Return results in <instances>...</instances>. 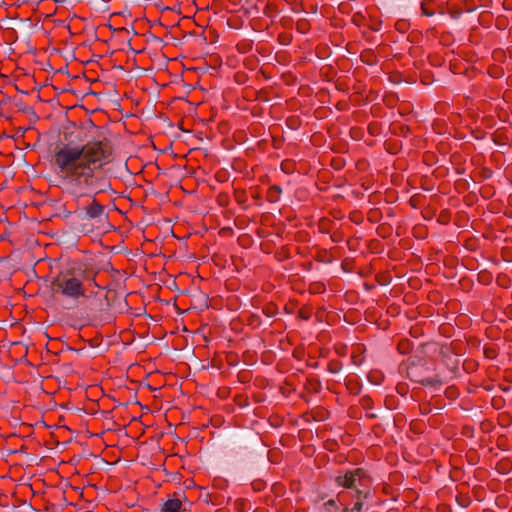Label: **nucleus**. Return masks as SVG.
Wrapping results in <instances>:
<instances>
[{
  "label": "nucleus",
  "mask_w": 512,
  "mask_h": 512,
  "mask_svg": "<svg viewBox=\"0 0 512 512\" xmlns=\"http://www.w3.org/2000/svg\"><path fill=\"white\" fill-rule=\"evenodd\" d=\"M96 162H51L58 185L74 194H85L98 189L101 166Z\"/></svg>",
  "instance_id": "f257e3e1"
},
{
  "label": "nucleus",
  "mask_w": 512,
  "mask_h": 512,
  "mask_svg": "<svg viewBox=\"0 0 512 512\" xmlns=\"http://www.w3.org/2000/svg\"><path fill=\"white\" fill-rule=\"evenodd\" d=\"M89 286L99 287L95 277L82 268H69L60 271L51 282V291L55 300L77 303L86 298Z\"/></svg>",
  "instance_id": "f03ea898"
},
{
  "label": "nucleus",
  "mask_w": 512,
  "mask_h": 512,
  "mask_svg": "<svg viewBox=\"0 0 512 512\" xmlns=\"http://www.w3.org/2000/svg\"><path fill=\"white\" fill-rule=\"evenodd\" d=\"M334 482L338 487L349 490V497L355 500L351 511L362 512L364 501L371 493L372 479L368 472L361 467L339 471Z\"/></svg>",
  "instance_id": "7ed1b4c3"
},
{
  "label": "nucleus",
  "mask_w": 512,
  "mask_h": 512,
  "mask_svg": "<svg viewBox=\"0 0 512 512\" xmlns=\"http://www.w3.org/2000/svg\"><path fill=\"white\" fill-rule=\"evenodd\" d=\"M95 136L84 145L83 160H103L112 155L111 141L101 127L94 126Z\"/></svg>",
  "instance_id": "20e7f679"
},
{
  "label": "nucleus",
  "mask_w": 512,
  "mask_h": 512,
  "mask_svg": "<svg viewBox=\"0 0 512 512\" xmlns=\"http://www.w3.org/2000/svg\"><path fill=\"white\" fill-rule=\"evenodd\" d=\"M62 147H57L56 160H80L84 157V145H74L72 142L61 143Z\"/></svg>",
  "instance_id": "39448f33"
},
{
  "label": "nucleus",
  "mask_w": 512,
  "mask_h": 512,
  "mask_svg": "<svg viewBox=\"0 0 512 512\" xmlns=\"http://www.w3.org/2000/svg\"><path fill=\"white\" fill-rule=\"evenodd\" d=\"M349 495L348 492L340 491L336 499H330L323 504L324 512H352L347 502Z\"/></svg>",
  "instance_id": "423d86ee"
},
{
  "label": "nucleus",
  "mask_w": 512,
  "mask_h": 512,
  "mask_svg": "<svg viewBox=\"0 0 512 512\" xmlns=\"http://www.w3.org/2000/svg\"><path fill=\"white\" fill-rule=\"evenodd\" d=\"M107 215L105 213V207L95 200H93L86 208H85V218L87 219H98L101 220L106 218Z\"/></svg>",
  "instance_id": "0eeeda50"
},
{
  "label": "nucleus",
  "mask_w": 512,
  "mask_h": 512,
  "mask_svg": "<svg viewBox=\"0 0 512 512\" xmlns=\"http://www.w3.org/2000/svg\"><path fill=\"white\" fill-rule=\"evenodd\" d=\"M161 512H182V502L179 498L168 499L162 505Z\"/></svg>",
  "instance_id": "6e6552de"
},
{
  "label": "nucleus",
  "mask_w": 512,
  "mask_h": 512,
  "mask_svg": "<svg viewBox=\"0 0 512 512\" xmlns=\"http://www.w3.org/2000/svg\"><path fill=\"white\" fill-rule=\"evenodd\" d=\"M390 131L395 135L406 137L410 132V128L401 122L394 121L390 125Z\"/></svg>",
  "instance_id": "1a4fd4ad"
},
{
  "label": "nucleus",
  "mask_w": 512,
  "mask_h": 512,
  "mask_svg": "<svg viewBox=\"0 0 512 512\" xmlns=\"http://www.w3.org/2000/svg\"><path fill=\"white\" fill-rule=\"evenodd\" d=\"M360 58H361L362 62H364L368 65H373V64H376V62H377V56L375 55L374 51L371 49L364 50L361 53Z\"/></svg>",
  "instance_id": "9d476101"
},
{
  "label": "nucleus",
  "mask_w": 512,
  "mask_h": 512,
  "mask_svg": "<svg viewBox=\"0 0 512 512\" xmlns=\"http://www.w3.org/2000/svg\"><path fill=\"white\" fill-rule=\"evenodd\" d=\"M310 28H311V25H310V22L307 19L302 18V19L297 20V22H296V30L299 33L306 34V33L309 32Z\"/></svg>",
  "instance_id": "9b49d317"
},
{
  "label": "nucleus",
  "mask_w": 512,
  "mask_h": 512,
  "mask_svg": "<svg viewBox=\"0 0 512 512\" xmlns=\"http://www.w3.org/2000/svg\"><path fill=\"white\" fill-rule=\"evenodd\" d=\"M281 188L279 186H272L268 191V199L270 202H276L279 199Z\"/></svg>",
  "instance_id": "f8f14e48"
},
{
  "label": "nucleus",
  "mask_w": 512,
  "mask_h": 512,
  "mask_svg": "<svg viewBox=\"0 0 512 512\" xmlns=\"http://www.w3.org/2000/svg\"><path fill=\"white\" fill-rule=\"evenodd\" d=\"M286 124L289 128L295 130L301 125V120L298 116H291L287 118Z\"/></svg>",
  "instance_id": "ddd939ff"
},
{
  "label": "nucleus",
  "mask_w": 512,
  "mask_h": 512,
  "mask_svg": "<svg viewBox=\"0 0 512 512\" xmlns=\"http://www.w3.org/2000/svg\"><path fill=\"white\" fill-rule=\"evenodd\" d=\"M410 27V23L407 20L400 19L395 23V28L401 33H405Z\"/></svg>",
  "instance_id": "4468645a"
},
{
  "label": "nucleus",
  "mask_w": 512,
  "mask_h": 512,
  "mask_svg": "<svg viewBox=\"0 0 512 512\" xmlns=\"http://www.w3.org/2000/svg\"><path fill=\"white\" fill-rule=\"evenodd\" d=\"M276 13V6L273 3H268L264 9V14L268 17H274Z\"/></svg>",
  "instance_id": "2eb2a0df"
},
{
  "label": "nucleus",
  "mask_w": 512,
  "mask_h": 512,
  "mask_svg": "<svg viewBox=\"0 0 512 512\" xmlns=\"http://www.w3.org/2000/svg\"><path fill=\"white\" fill-rule=\"evenodd\" d=\"M291 40H292V36L289 34L282 33V34H279V36H278V41L282 45L290 44Z\"/></svg>",
  "instance_id": "dca6fc26"
},
{
  "label": "nucleus",
  "mask_w": 512,
  "mask_h": 512,
  "mask_svg": "<svg viewBox=\"0 0 512 512\" xmlns=\"http://www.w3.org/2000/svg\"><path fill=\"white\" fill-rule=\"evenodd\" d=\"M423 385L434 386L437 384H441V381L438 378H426L421 381Z\"/></svg>",
  "instance_id": "f3484780"
},
{
  "label": "nucleus",
  "mask_w": 512,
  "mask_h": 512,
  "mask_svg": "<svg viewBox=\"0 0 512 512\" xmlns=\"http://www.w3.org/2000/svg\"><path fill=\"white\" fill-rule=\"evenodd\" d=\"M149 167H151V168L156 167L159 171H164L166 169L163 166H160L159 162H152V161L145 162V164L143 165V168H149Z\"/></svg>",
  "instance_id": "a211bd4d"
},
{
  "label": "nucleus",
  "mask_w": 512,
  "mask_h": 512,
  "mask_svg": "<svg viewBox=\"0 0 512 512\" xmlns=\"http://www.w3.org/2000/svg\"><path fill=\"white\" fill-rule=\"evenodd\" d=\"M293 162H289V161H286V162H281V169L282 171H284L285 173H289L291 171V164Z\"/></svg>",
  "instance_id": "6ab92c4d"
},
{
  "label": "nucleus",
  "mask_w": 512,
  "mask_h": 512,
  "mask_svg": "<svg viewBox=\"0 0 512 512\" xmlns=\"http://www.w3.org/2000/svg\"><path fill=\"white\" fill-rule=\"evenodd\" d=\"M238 50L241 52V53H245L247 52L248 50L251 49V44L250 43H246V44H238Z\"/></svg>",
  "instance_id": "aec40b11"
},
{
  "label": "nucleus",
  "mask_w": 512,
  "mask_h": 512,
  "mask_svg": "<svg viewBox=\"0 0 512 512\" xmlns=\"http://www.w3.org/2000/svg\"><path fill=\"white\" fill-rule=\"evenodd\" d=\"M369 133L372 135H376L378 133V124L377 123H371L368 126Z\"/></svg>",
  "instance_id": "412c9836"
},
{
  "label": "nucleus",
  "mask_w": 512,
  "mask_h": 512,
  "mask_svg": "<svg viewBox=\"0 0 512 512\" xmlns=\"http://www.w3.org/2000/svg\"><path fill=\"white\" fill-rule=\"evenodd\" d=\"M343 164H344V162H340V161H337V162H331L332 167H333L334 169H336V170H340V169H342Z\"/></svg>",
  "instance_id": "4be33fe9"
},
{
  "label": "nucleus",
  "mask_w": 512,
  "mask_h": 512,
  "mask_svg": "<svg viewBox=\"0 0 512 512\" xmlns=\"http://www.w3.org/2000/svg\"><path fill=\"white\" fill-rule=\"evenodd\" d=\"M504 7L505 8H511L512 7V0H505L504 1Z\"/></svg>",
  "instance_id": "5701e85b"
},
{
  "label": "nucleus",
  "mask_w": 512,
  "mask_h": 512,
  "mask_svg": "<svg viewBox=\"0 0 512 512\" xmlns=\"http://www.w3.org/2000/svg\"><path fill=\"white\" fill-rule=\"evenodd\" d=\"M491 174H492L491 170H484V177H485V178L490 177V176H491Z\"/></svg>",
  "instance_id": "b1692460"
},
{
  "label": "nucleus",
  "mask_w": 512,
  "mask_h": 512,
  "mask_svg": "<svg viewBox=\"0 0 512 512\" xmlns=\"http://www.w3.org/2000/svg\"><path fill=\"white\" fill-rule=\"evenodd\" d=\"M401 347H402V348H405L404 343H400V348H401Z\"/></svg>",
  "instance_id": "393cba45"
},
{
  "label": "nucleus",
  "mask_w": 512,
  "mask_h": 512,
  "mask_svg": "<svg viewBox=\"0 0 512 512\" xmlns=\"http://www.w3.org/2000/svg\"><path fill=\"white\" fill-rule=\"evenodd\" d=\"M401 347H402V348H405L404 343H400V348H401Z\"/></svg>",
  "instance_id": "a878e982"
},
{
  "label": "nucleus",
  "mask_w": 512,
  "mask_h": 512,
  "mask_svg": "<svg viewBox=\"0 0 512 512\" xmlns=\"http://www.w3.org/2000/svg\"><path fill=\"white\" fill-rule=\"evenodd\" d=\"M242 80V77H239V79H236V82H240Z\"/></svg>",
  "instance_id": "bb28decb"
},
{
  "label": "nucleus",
  "mask_w": 512,
  "mask_h": 512,
  "mask_svg": "<svg viewBox=\"0 0 512 512\" xmlns=\"http://www.w3.org/2000/svg\"><path fill=\"white\" fill-rule=\"evenodd\" d=\"M242 80V77H239V79H236V82H240Z\"/></svg>",
  "instance_id": "cd10ccee"
}]
</instances>
